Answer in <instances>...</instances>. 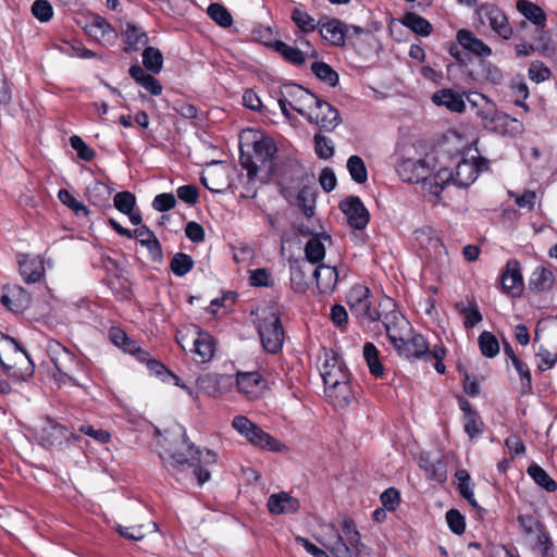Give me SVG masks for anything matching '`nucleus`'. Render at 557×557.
Listing matches in <instances>:
<instances>
[{"label": "nucleus", "instance_id": "nucleus-20", "mask_svg": "<svg viewBox=\"0 0 557 557\" xmlns=\"http://www.w3.org/2000/svg\"><path fill=\"white\" fill-rule=\"evenodd\" d=\"M238 391L248 399H256L261 395L264 388L262 376L257 371L238 372L236 375Z\"/></svg>", "mask_w": 557, "mask_h": 557}, {"label": "nucleus", "instance_id": "nucleus-27", "mask_svg": "<svg viewBox=\"0 0 557 557\" xmlns=\"http://www.w3.org/2000/svg\"><path fill=\"white\" fill-rule=\"evenodd\" d=\"M556 278L549 267H536L529 278V289L535 293L550 290L555 285Z\"/></svg>", "mask_w": 557, "mask_h": 557}, {"label": "nucleus", "instance_id": "nucleus-49", "mask_svg": "<svg viewBox=\"0 0 557 557\" xmlns=\"http://www.w3.org/2000/svg\"><path fill=\"white\" fill-rule=\"evenodd\" d=\"M253 430L255 432H252L249 443L263 449L280 450V443L273 436L263 431L259 425Z\"/></svg>", "mask_w": 557, "mask_h": 557}, {"label": "nucleus", "instance_id": "nucleus-21", "mask_svg": "<svg viewBox=\"0 0 557 557\" xmlns=\"http://www.w3.org/2000/svg\"><path fill=\"white\" fill-rule=\"evenodd\" d=\"M60 350L55 352L53 363L63 377H67L74 382L72 373L83 368V362L77 359L72 351L63 346H59Z\"/></svg>", "mask_w": 557, "mask_h": 557}, {"label": "nucleus", "instance_id": "nucleus-13", "mask_svg": "<svg viewBox=\"0 0 557 557\" xmlns=\"http://www.w3.org/2000/svg\"><path fill=\"white\" fill-rule=\"evenodd\" d=\"M314 265L308 260L296 259L289 262L290 285L296 293H305L313 283Z\"/></svg>", "mask_w": 557, "mask_h": 557}, {"label": "nucleus", "instance_id": "nucleus-39", "mask_svg": "<svg viewBox=\"0 0 557 557\" xmlns=\"http://www.w3.org/2000/svg\"><path fill=\"white\" fill-rule=\"evenodd\" d=\"M273 48L278 52L287 62L293 65H302L306 61L304 52L295 47L287 45L284 41L277 40L273 44Z\"/></svg>", "mask_w": 557, "mask_h": 557}, {"label": "nucleus", "instance_id": "nucleus-5", "mask_svg": "<svg viewBox=\"0 0 557 557\" xmlns=\"http://www.w3.org/2000/svg\"><path fill=\"white\" fill-rule=\"evenodd\" d=\"M280 94L287 99L290 109L312 123V110L314 103H319V97L295 83L282 85Z\"/></svg>", "mask_w": 557, "mask_h": 557}, {"label": "nucleus", "instance_id": "nucleus-57", "mask_svg": "<svg viewBox=\"0 0 557 557\" xmlns=\"http://www.w3.org/2000/svg\"><path fill=\"white\" fill-rule=\"evenodd\" d=\"M71 147L76 151L79 159L84 161H91L96 152L91 149L78 135L70 137Z\"/></svg>", "mask_w": 557, "mask_h": 557}, {"label": "nucleus", "instance_id": "nucleus-40", "mask_svg": "<svg viewBox=\"0 0 557 557\" xmlns=\"http://www.w3.org/2000/svg\"><path fill=\"white\" fill-rule=\"evenodd\" d=\"M290 18L302 33H312L319 27L318 22L302 9V5L293 9Z\"/></svg>", "mask_w": 557, "mask_h": 557}, {"label": "nucleus", "instance_id": "nucleus-33", "mask_svg": "<svg viewBox=\"0 0 557 557\" xmlns=\"http://www.w3.org/2000/svg\"><path fill=\"white\" fill-rule=\"evenodd\" d=\"M253 158L260 164V166H267L272 161V158L276 153V146L274 141L267 136L259 135L255 138L252 144Z\"/></svg>", "mask_w": 557, "mask_h": 557}, {"label": "nucleus", "instance_id": "nucleus-31", "mask_svg": "<svg viewBox=\"0 0 557 557\" xmlns=\"http://www.w3.org/2000/svg\"><path fill=\"white\" fill-rule=\"evenodd\" d=\"M457 40L462 48L482 58L490 57L492 49L471 30L460 29L457 33Z\"/></svg>", "mask_w": 557, "mask_h": 557}, {"label": "nucleus", "instance_id": "nucleus-11", "mask_svg": "<svg viewBox=\"0 0 557 557\" xmlns=\"http://www.w3.org/2000/svg\"><path fill=\"white\" fill-rule=\"evenodd\" d=\"M86 34L104 47H112L116 44L119 33L102 16L96 14L85 26Z\"/></svg>", "mask_w": 557, "mask_h": 557}, {"label": "nucleus", "instance_id": "nucleus-34", "mask_svg": "<svg viewBox=\"0 0 557 557\" xmlns=\"http://www.w3.org/2000/svg\"><path fill=\"white\" fill-rule=\"evenodd\" d=\"M432 101L440 107H445L451 112L461 113L465 108V101L460 94L451 89L444 88L433 94Z\"/></svg>", "mask_w": 557, "mask_h": 557}, {"label": "nucleus", "instance_id": "nucleus-38", "mask_svg": "<svg viewBox=\"0 0 557 557\" xmlns=\"http://www.w3.org/2000/svg\"><path fill=\"white\" fill-rule=\"evenodd\" d=\"M527 472L546 492L552 493L557 490L556 481L539 465L533 463L529 466Z\"/></svg>", "mask_w": 557, "mask_h": 557}, {"label": "nucleus", "instance_id": "nucleus-3", "mask_svg": "<svg viewBox=\"0 0 557 557\" xmlns=\"http://www.w3.org/2000/svg\"><path fill=\"white\" fill-rule=\"evenodd\" d=\"M346 299L351 314L362 323L380 321L382 314L380 310L372 308L373 296L367 286L360 284L352 286Z\"/></svg>", "mask_w": 557, "mask_h": 557}, {"label": "nucleus", "instance_id": "nucleus-25", "mask_svg": "<svg viewBox=\"0 0 557 557\" xmlns=\"http://www.w3.org/2000/svg\"><path fill=\"white\" fill-rule=\"evenodd\" d=\"M0 302L14 312H24L32 305L30 294L21 286H14L10 294L1 296Z\"/></svg>", "mask_w": 557, "mask_h": 557}, {"label": "nucleus", "instance_id": "nucleus-28", "mask_svg": "<svg viewBox=\"0 0 557 557\" xmlns=\"http://www.w3.org/2000/svg\"><path fill=\"white\" fill-rule=\"evenodd\" d=\"M450 182L454 183V171L448 168H440L435 171V169L428 175L423 190L438 196L444 187L448 185Z\"/></svg>", "mask_w": 557, "mask_h": 557}, {"label": "nucleus", "instance_id": "nucleus-32", "mask_svg": "<svg viewBox=\"0 0 557 557\" xmlns=\"http://www.w3.org/2000/svg\"><path fill=\"white\" fill-rule=\"evenodd\" d=\"M64 440H69L66 428L47 418V425L42 428L41 444L51 448L62 445Z\"/></svg>", "mask_w": 557, "mask_h": 557}, {"label": "nucleus", "instance_id": "nucleus-4", "mask_svg": "<svg viewBox=\"0 0 557 557\" xmlns=\"http://www.w3.org/2000/svg\"><path fill=\"white\" fill-rule=\"evenodd\" d=\"M516 8L521 15L533 24L532 34L537 36L536 44L539 52L545 54L550 51V39L544 32L546 14L541 7L529 0H518Z\"/></svg>", "mask_w": 557, "mask_h": 557}, {"label": "nucleus", "instance_id": "nucleus-55", "mask_svg": "<svg viewBox=\"0 0 557 557\" xmlns=\"http://www.w3.org/2000/svg\"><path fill=\"white\" fill-rule=\"evenodd\" d=\"M113 202L121 213H131L136 206V197L131 191H120L114 196Z\"/></svg>", "mask_w": 557, "mask_h": 557}, {"label": "nucleus", "instance_id": "nucleus-50", "mask_svg": "<svg viewBox=\"0 0 557 557\" xmlns=\"http://www.w3.org/2000/svg\"><path fill=\"white\" fill-rule=\"evenodd\" d=\"M193 258L184 252H176L170 263L171 271L178 277L184 276L194 268Z\"/></svg>", "mask_w": 557, "mask_h": 557}, {"label": "nucleus", "instance_id": "nucleus-53", "mask_svg": "<svg viewBox=\"0 0 557 557\" xmlns=\"http://www.w3.org/2000/svg\"><path fill=\"white\" fill-rule=\"evenodd\" d=\"M59 200L73 210L77 216H87L89 211L87 207L78 201L69 190L60 189L58 193Z\"/></svg>", "mask_w": 557, "mask_h": 557}, {"label": "nucleus", "instance_id": "nucleus-16", "mask_svg": "<svg viewBox=\"0 0 557 557\" xmlns=\"http://www.w3.org/2000/svg\"><path fill=\"white\" fill-rule=\"evenodd\" d=\"M474 96L475 99H469V101L474 107H478L476 115L481 119L485 128H495L496 122L508 119L506 114L497 110L496 104L486 96L482 94H475Z\"/></svg>", "mask_w": 557, "mask_h": 557}, {"label": "nucleus", "instance_id": "nucleus-61", "mask_svg": "<svg viewBox=\"0 0 557 557\" xmlns=\"http://www.w3.org/2000/svg\"><path fill=\"white\" fill-rule=\"evenodd\" d=\"M446 521L451 532L461 535L466 530L465 517L456 509L446 512Z\"/></svg>", "mask_w": 557, "mask_h": 557}, {"label": "nucleus", "instance_id": "nucleus-41", "mask_svg": "<svg viewBox=\"0 0 557 557\" xmlns=\"http://www.w3.org/2000/svg\"><path fill=\"white\" fill-rule=\"evenodd\" d=\"M110 188L101 182L96 181L91 183L87 188V197L94 206H106L110 199Z\"/></svg>", "mask_w": 557, "mask_h": 557}, {"label": "nucleus", "instance_id": "nucleus-30", "mask_svg": "<svg viewBox=\"0 0 557 557\" xmlns=\"http://www.w3.org/2000/svg\"><path fill=\"white\" fill-rule=\"evenodd\" d=\"M196 361L199 363L209 362L215 352V342L208 332L199 331L197 337L194 339L193 349Z\"/></svg>", "mask_w": 557, "mask_h": 557}, {"label": "nucleus", "instance_id": "nucleus-44", "mask_svg": "<svg viewBox=\"0 0 557 557\" xmlns=\"http://www.w3.org/2000/svg\"><path fill=\"white\" fill-rule=\"evenodd\" d=\"M363 357L367 361L370 373L375 377H381L384 373V368L379 359V350L372 343L364 344Z\"/></svg>", "mask_w": 557, "mask_h": 557}, {"label": "nucleus", "instance_id": "nucleus-59", "mask_svg": "<svg viewBox=\"0 0 557 557\" xmlns=\"http://www.w3.org/2000/svg\"><path fill=\"white\" fill-rule=\"evenodd\" d=\"M232 426L249 442L257 424L244 416H236L232 421Z\"/></svg>", "mask_w": 557, "mask_h": 557}, {"label": "nucleus", "instance_id": "nucleus-42", "mask_svg": "<svg viewBox=\"0 0 557 557\" xmlns=\"http://www.w3.org/2000/svg\"><path fill=\"white\" fill-rule=\"evenodd\" d=\"M481 354L485 358H494L499 354V342L490 331H483L478 337Z\"/></svg>", "mask_w": 557, "mask_h": 557}, {"label": "nucleus", "instance_id": "nucleus-22", "mask_svg": "<svg viewBox=\"0 0 557 557\" xmlns=\"http://www.w3.org/2000/svg\"><path fill=\"white\" fill-rule=\"evenodd\" d=\"M313 282L317 283V287L321 294L329 295L333 293L336 287L338 282V272L335 267L326 265L324 263L314 265Z\"/></svg>", "mask_w": 557, "mask_h": 557}, {"label": "nucleus", "instance_id": "nucleus-24", "mask_svg": "<svg viewBox=\"0 0 557 557\" xmlns=\"http://www.w3.org/2000/svg\"><path fill=\"white\" fill-rule=\"evenodd\" d=\"M318 25L323 39L335 47L345 46L344 22L338 18H330L325 22H323V20H319Z\"/></svg>", "mask_w": 557, "mask_h": 557}, {"label": "nucleus", "instance_id": "nucleus-7", "mask_svg": "<svg viewBox=\"0 0 557 557\" xmlns=\"http://www.w3.org/2000/svg\"><path fill=\"white\" fill-rule=\"evenodd\" d=\"M475 14L482 24L487 23L491 29L502 39L508 40L513 35V28L505 12L494 3L481 4Z\"/></svg>", "mask_w": 557, "mask_h": 557}, {"label": "nucleus", "instance_id": "nucleus-54", "mask_svg": "<svg viewBox=\"0 0 557 557\" xmlns=\"http://www.w3.org/2000/svg\"><path fill=\"white\" fill-rule=\"evenodd\" d=\"M314 152L320 159L327 160L334 154L333 141L322 134L313 136Z\"/></svg>", "mask_w": 557, "mask_h": 557}, {"label": "nucleus", "instance_id": "nucleus-6", "mask_svg": "<svg viewBox=\"0 0 557 557\" xmlns=\"http://www.w3.org/2000/svg\"><path fill=\"white\" fill-rule=\"evenodd\" d=\"M262 347L270 354L278 352L284 343V330L278 315L269 312L261 318L257 325Z\"/></svg>", "mask_w": 557, "mask_h": 557}, {"label": "nucleus", "instance_id": "nucleus-45", "mask_svg": "<svg viewBox=\"0 0 557 557\" xmlns=\"http://www.w3.org/2000/svg\"><path fill=\"white\" fill-rule=\"evenodd\" d=\"M347 170L355 183L363 184L368 181V170L361 157L350 156L347 160Z\"/></svg>", "mask_w": 557, "mask_h": 557}, {"label": "nucleus", "instance_id": "nucleus-56", "mask_svg": "<svg viewBox=\"0 0 557 557\" xmlns=\"http://www.w3.org/2000/svg\"><path fill=\"white\" fill-rule=\"evenodd\" d=\"M535 358L539 359L537 369L541 372L549 370L557 363V352L553 354L543 345L535 351Z\"/></svg>", "mask_w": 557, "mask_h": 557}, {"label": "nucleus", "instance_id": "nucleus-35", "mask_svg": "<svg viewBox=\"0 0 557 557\" xmlns=\"http://www.w3.org/2000/svg\"><path fill=\"white\" fill-rule=\"evenodd\" d=\"M325 395L336 408H345L354 400L350 381L325 388Z\"/></svg>", "mask_w": 557, "mask_h": 557}, {"label": "nucleus", "instance_id": "nucleus-15", "mask_svg": "<svg viewBox=\"0 0 557 557\" xmlns=\"http://www.w3.org/2000/svg\"><path fill=\"white\" fill-rule=\"evenodd\" d=\"M394 348L400 357L406 359H425L429 360L430 348L421 334H414L410 338L404 336Z\"/></svg>", "mask_w": 557, "mask_h": 557}, {"label": "nucleus", "instance_id": "nucleus-23", "mask_svg": "<svg viewBox=\"0 0 557 557\" xmlns=\"http://www.w3.org/2000/svg\"><path fill=\"white\" fill-rule=\"evenodd\" d=\"M518 522L523 533L532 539L533 544L549 543V535L534 516L519 515ZM529 545H532V543H529Z\"/></svg>", "mask_w": 557, "mask_h": 557}, {"label": "nucleus", "instance_id": "nucleus-60", "mask_svg": "<svg viewBox=\"0 0 557 557\" xmlns=\"http://www.w3.org/2000/svg\"><path fill=\"white\" fill-rule=\"evenodd\" d=\"M529 78L539 84L550 77V70L542 61H533L529 67Z\"/></svg>", "mask_w": 557, "mask_h": 557}, {"label": "nucleus", "instance_id": "nucleus-12", "mask_svg": "<svg viewBox=\"0 0 557 557\" xmlns=\"http://www.w3.org/2000/svg\"><path fill=\"white\" fill-rule=\"evenodd\" d=\"M339 209L346 215L348 224L355 230H363L370 220V214L361 199L349 196L342 200Z\"/></svg>", "mask_w": 557, "mask_h": 557}, {"label": "nucleus", "instance_id": "nucleus-19", "mask_svg": "<svg viewBox=\"0 0 557 557\" xmlns=\"http://www.w3.org/2000/svg\"><path fill=\"white\" fill-rule=\"evenodd\" d=\"M120 30L124 37L125 52H137L149 41L147 33L134 22L123 23Z\"/></svg>", "mask_w": 557, "mask_h": 557}, {"label": "nucleus", "instance_id": "nucleus-18", "mask_svg": "<svg viewBox=\"0 0 557 557\" xmlns=\"http://www.w3.org/2000/svg\"><path fill=\"white\" fill-rule=\"evenodd\" d=\"M312 113V122L325 132L334 131L341 123L342 119L337 109L329 102L319 98V103H314Z\"/></svg>", "mask_w": 557, "mask_h": 557}, {"label": "nucleus", "instance_id": "nucleus-36", "mask_svg": "<svg viewBox=\"0 0 557 557\" xmlns=\"http://www.w3.org/2000/svg\"><path fill=\"white\" fill-rule=\"evenodd\" d=\"M115 530L125 539L132 541H140L143 540L147 533H152L158 530V525L156 522L150 521L148 524H138L133 527H123L117 524Z\"/></svg>", "mask_w": 557, "mask_h": 557}, {"label": "nucleus", "instance_id": "nucleus-14", "mask_svg": "<svg viewBox=\"0 0 557 557\" xmlns=\"http://www.w3.org/2000/svg\"><path fill=\"white\" fill-rule=\"evenodd\" d=\"M500 286L503 293L518 297L523 290V277L521 274L520 263L516 259L507 261L505 270L500 275Z\"/></svg>", "mask_w": 557, "mask_h": 557}, {"label": "nucleus", "instance_id": "nucleus-37", "mask_svg": "<svg viewBox=\"0 0 557 557\" xmlns=\"http://www.w3.org/2000/svg\"><path fill=\"white\" fill-rule=\"evenodd\" d=\"M401 24L420 36H429L432 33L431 23L413 12H408L401 20Z\"/></svg>", "mask_w": 557, "mask_h": 557}, {"label": "nucleus", "instance_id": "nucleus-51", "mask_svg": "<svg viewBox=\"0 0 557 557\" xmlns=\"http://www.w3.org/2000/svg\"><path fill=\"white\" fill-rule=\"evenodd\" d=\"M512 366L515 367L520 379V393L521 395H529L532 393V376L529 366L523 362L520 358L513 360Z\"/></svg>", "mask_w": 557, "mask_h": 557}, {"label": "nucleus", "instance_id": "nucleus-29", "mask_svg": "<svg viewBox=\"0 0 557 557\" xmlns=\"http://www.w3.org/2000/svg\"><path fill=\"white\" fill-rule=\"evenodd\" d=\"M20 273L28 284L39 282L45 275L44 262L38 257L24 256L20 259Z\"/></svg>", "mask_w": 557, "mask_h": 557}, {"label": "nucleus", "instance_id": "nucleus-1", "mask_svg": "<svg viewBox=\"0 0 557 557\" xmlns=\"http://www.w3.org/2000/svg\"><path fill=\"white\" fill-rule=\"evenodd\" d=\"M181 448L172 451L165 462L173 468L176 473L186 469H191V474L196 478L198 485H203L210 480V472L202 465L215 463L216 453L207 449L201 451L188 440L185 431L181 435Z\"/></svg>", "mask_w": 557, "mask_h": 557}, {"label": "nucleus", "instance_id": "nucleus-63", "mask_svg": "<svg viewBox=\"0 0 557 557\" xmlns=\"http://www.w3.org/2000/svg\"><path fill=\"white\" fill-rule=\"evenodd\" d=\"M250 285L257 287H271L273 285V280L271 278V273L268 269L259 268L250 273Z\"/></svg>", "mask_w": 557, "mask_h": 557}, {"label": "nucleus", "instance_id": "nucleus-47", "mask_svg": "<svg viewBox=\"0 0 557 557\" xmlns=\"http://www.w3.org/2000/svg\"><path fill=\"white\" fill-rule=\"evenodd\" d=\"M315 196L310 187H302L296 197V205L299 210L307 216L311 218L314 214Z\"/></svg>", "mask_w": 557, "mask_h": 557}, {"label": "nucleus", "instance_id": "nucleus-26", "mask_svg": "<svg viewBox=\"0 0 557 557\" xmlns=\"http://www.w3.org/2000/svg\"><path fill=\"white\" fill-rule=\"evenodd\" d=\"M268 509L273 515L294 513L299 509V502L286 492L270 495Z\"/></svg>", "mask_w": 557, "mask_h": 557}, {"label": "nucleus", "instance_id": "nucleus-43", "mask_svg": "<svg viewBox=\"0 0 557 557\" xmlns=\"http://www.w3.org/2000/svg\"><path fill=\"white\" fill-rule=\"evenodd\" d=\"M143 64L149 72L160 73L163 67L162 52L158 48L146 46L143 51Z\"/></svg>", "mask_w": 557, "mask_h": 557}, {"label": "nucleus", "instance_id": "nucleus-8", "mask_svg": "<svg viewBox=\"0 0 557 557\" xmlns=\"http://www.w3.org/2000/svg\"><path fill=\"white\" fill-rule=\"evenodd\" d=\"M436 165L435 158L426 154L421 159H407L397 166V172L404 182L420 183L422 186L428 175L434 170Z\"/></svg>", "mask_w": 557, "mask_h": 557}, {"label": "nucleus", "instance_id": "nucleus-17", "mask_svg": "<svg viewBox=\"0 0 557 557\" xmlns=\"http://www.w3.org/2000/svg\"><path fill=\"white\" fill-rule=\"evenodd\" d=\"M325 388L349 381V372L344 361L337 357L326 359L321 369Z\"/></svg>", "mask_w": 557, "mask_h": 557}, {"label": "nucleus", "instance_id": "nucleus-46", "mask_svg": "<svg viewBox=\"0 0 557 557\" xmlns=\"http://www.w3.org/2000/svg\"><path fill=\"white\" fill-rule=\"evenodd\" d=\"M311 71L320 81L331 87H335L338 84V74L325 62H313L311 64Z\"/></svg>", "mask_w": 557, "mask_h": 557}, {"label": "nucleus", "instance_id": "nucleus-10", "mask_svg": "<svg viewBox=\"0 0 557 557\" xmlns=\"http://www.w3.org/2000/svg\"><path fill=\"white\" fill-rule=\"evenodd\" d=\"M488 163L490 161L483 157L461 160L454 171V184L459 187L470 186L478 178L480 172L488 169Z\"/></svg>", "mask_w": 557, "mask_h": 557}, {"label": "nucleus", "instance_id": "nucleus-52", "mask_svg": "<svg viewBox=\"0 0 557 557\" xmlns=\"http://www.w3.org/2000/svg\"><path fill=\"white\" fill-rule=\"evenodd\" d=\"M207 14L221 27L226 28L233 24L231 13L220 3H211L207 9Z\"/></svg>", "mask_w": 557, "mask_h": 557}, {"label": "nucleus", "instance_id": "nucleus-58", "mask_svg": "<svg viewBox=\"0 0 557 557\" xmlns=\"http://www.w3.org/2000/svg\"><path fill=\"white\" fill-rule=\"evenodd\" d=\"M33 15L42 23L51 20L53 16L52 5L47 0H36L32 4Z\"/></svg>", "mask_w": 557, "mask_h": 557}, {"label": "nucleus", "instance_id": "nucleus-9", "mask_svg": "<svg viewBox=\"0 0 557 557\" xmlns=\"http://www.w3.org/2000/svg\"><path fill=\"white\" fill-rule=\"evenodd\" d=\"M334 534L321 544L331 552L334 557H360L364 548L360 533L347 537V541L333 528Z\"/></svg>", "mask_w": 557, "mask_h": 557}, {"label": "nucleus", "instance_id": "nucleus-64", "mask_svg": "<svg viewBox=\"0 0 557 557\" xmlns=\"http://www.w3.org/2000/svg\"><path fill=\"white\" fill-rule=\"evenodd\" d=\"M176 205V198L173 194L163 193L154 197L152 208L159 212H165L173 209Z\"/></svg>", "mask_w": 557, "mask_h": 557}, {"label": "nucleus", "instance_id": "nucleus-2", "mask_svg": "<svg viewBox=\"0 0 557 557\" xmlns=\"http://www.w3.org/2000/svg\"><path fill=\"white\" fill-rule=\"evenodd\" d=\"M381 321L385 327L386 334L395 346L404 336L411 331L409 321L396 309V304L389 297L383 298L379 304Z\"/></svg>", "mask_w": 557, "mask_h": 557}, {"label": "nucleus", "instance_id": "nucleus-48", "mask_svg": "<svg viewBox=\"0 0 557 557\" xmlns=\"http://www.w3.org/2000/svg\"><path fill=\"white\" fill-rule=\"evenodd\" d=\"M305 256L306 258L304 260H308L313 265L324 258L325 247L320 237L313 236L307 242L305 246Z\"/></svg>", "mask_w": 557, "mask_h": 557}, {"label": "nucleus", "instance_id": "nucleus-62", "mask_svg": "<svg viewBox=\"0 0 557 557\" xmlns=\"http://www.w3.org/2000/svg\"><path fill=\"white\" fill-rule=\"evenodd\" d=\"M463 429L470 438L480 435L483 432V422L478 413H470L463 417Z\"/></svg>", "mask_w": 557, "mask_h": 557}]
</instances>
